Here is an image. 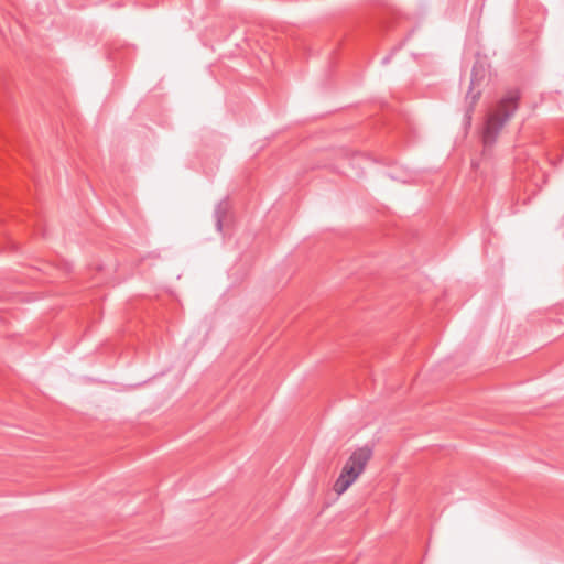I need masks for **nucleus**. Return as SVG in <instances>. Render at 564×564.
<instances>
[{"label": "nucleus", "mask_w": 564, "mask_h": 564, "mask_svg": "<svg viewBox=\"0 0 564 564\" xmlns=\"http://www.w3.org/2000/svg\"><path fill=\"white\" fill-rule=\"evenodd\" d=\"M476 82H477V67L474 66L473 70H471L470 87L466 95L467 109H466V113H465V119L468 123L471 120V115L474 112L475 106L481 95L480 90H477L474 93V87L476 85Z\"/></svg>", "instance_id": "obj_3"}, {"label": "nucleus", "mask_w": 564, "mask_h": 564, "mask_svg": "<svg viewBox=\"0 0 564 564\" xmlns=\"http://www.w3.org/2000/svg\"><path fill=\"white\" fill-rule=\"evenodd\" d=\"M520 100L519 89H510L498 101L497 106L489 111L485 122L482 139L485 145H491L503 126L518 110Z\"/></svg>", "instance_id": "obj_1"}, {"label": "nucleus", "mask_w": 564, "mask_h": 564, "mask_svg": "<svg viewBox=\"0 0 564 564\" xmlns=\"http://www.w3.org/2000/svg\"><path fill=\"white\" fill-rule=\"evenodd\" d=\"M371 457L372 449L368 446L359 447L354 451L334 484V491L337 495L344 494L364 473Z\"/></svg>", "instance_id": "obj_2"}, {"label": "nucleus", "mask_w": 564, "mask_h": 564, "mask_svg": "<svg viewBox=\"0 0 564 564\" xmlns=\"http://www.w3.org/2000/svg\"><path fill=\"white\" fill-rule=\"evenodd\" d=\"M226 210L219 205L215 210L216 227L218 231L223 230V218L225 217Z\"/></svg>", "instance_id": "obj_4"}]
</instances>
